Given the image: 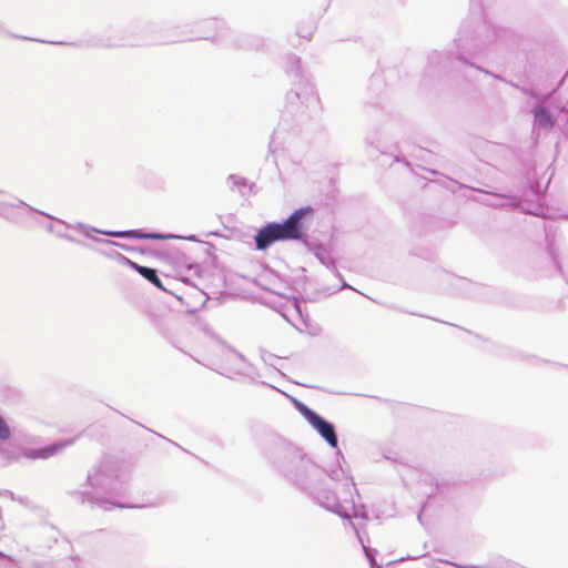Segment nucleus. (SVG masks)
<instances>
[{
	"label": "nucleus",
	"mask_w": 568,
	"mask_h": 568,
	"mask_svg": "<svg viewBox=\"0 0 568 568\" xmlns=\"http://www.w3.org/2000/svg\"><path fill=\"white\" fill-rule=\"evenodd\" d=\"M230 351L234 354V356L240 359L241 362H245L246 358L243 354L239 353L237 351L233 349L232 347H230Z\"/></svg>",
	"instance_id": "28"
},
{
	"label": "nucleus",
	"mask_w": 568,
	"mask_h": 568,
	"mask_svg": "<svg viewBox=\"0 0 568 568\" xmlns=\"http://www.w3.org/2000/svg\"><path fill=\"white\" fill-rule=\"evenodd\" d=\"M270 459L290 483L307 493L321 507L351 520L348 509L339 503L334 491L325 487V469L303 449L288 442L277 440L271 449Z\"/></svg>",
	"instance_id": "1"
},
{
	"label": "nucleus",
	"mask_w": 568,
	"mask_h": 568,
	"mask_svg": "<svg viewBox=\"0 0 568 568\" xmlns=\"http://www.w3.org/2000/svg\"><path fill=\"white\" fill-rule=\"evenodd\" d=\"M180 239L186 240V241H192V242H197L199 241L196 235H194V234H191V235H187V236H180Z\"/></svg>",
	"instance_id": "30"
},
{
	"label": "nucleus",
	"mask_w": 568,
	"mask_h": 568,
	"mask_svg": "<svg viewBox=\"0 0 568 568\" xmlns=\"http://www.w3.org/2000/svg\"><path fill=\"white\" fill-rule=\"evenodd\" d=\"M535 123L542 129H552L555 125V119L549 110L542 105L538 104L532 110Z\"/></svg>",
	"instance_id": "10"
},
{
	"label": "nucleus",
	"mask_w": 568,
	"mask_h": 568,
	"mask_svg": "<svg viewBox=\"0 0 568 568\" xmlns=\"http://www.w3.org/2000/svg\"><path fill=\"white\" fill-rule=\"evenodd\" d=\"M63 239H65L67 241L71 242V243H74V244H79V245H84V243L75 237H73L72 235H69V234H64L63 235Z\"/></svg>",
	"instance_id": "26"
},
{
	"label": "nucleus",
	"mask_w": 568,
	"mask_h": 568,
	"mask_svg": "<svg viewBox=\"0 0 568 568\" xmlns=\"http://www.w3.org/2000/svg\"><path fill=\"white\" fill-rule=\"evenodd\" d=\"M326 476H329L333 480H341L342 477L345 476V471L341 467L338 470H333L329 474L326 473Z\"/></svg>",
	"instance_id": "23"
},
{
	"label": "nucleus",
	"mask_w": 568,
	"mask_h": 568,
	"mask_svg": "<svg viewBox=\"0 0 568 568\" xmlns=\"http://www.w3.org/2000/svg\"><path fill=\"white\" fill-rule=\"evenodd\" d=\"M99 234H103L111 237L118 239H126V230L125 231H102Z\"/></svg>",
	"instance_id": "22"
},
{
	"label": "nucleus",
	"mask_w": 568,
	"mask_h": 568,
	"mask_svg": "<svg viewBox=\"0 0 568 568\" xmlns=\"http://www.w3.org/2000/svg\"><path fill=\"white\" fill-rule=\"evenodd\" d=\"M313 213V207L306 205L293 211L282 222H267L254 235L256 250L266 251L276 242L303 240Z\"/></svg>",
	"instance_id": "4"
},
{
	"label": "nucleus",
	"mask_w": 568,
	"mask_h": 568,
	"mask_svg": "<svg viewBox=\"0 0 568 568\" xmlns=\"http://www.w3.org/2000/svg\"><path fill=\"white\" fill-rule=\"evenodd\" d=\"M156 436L163 438V435H161L160 433H156Z\"/></svg>",
	"instance_id": "42"
},
{
	"label": "nucleus",
	"mask_w": 568,
	"mask_h": 568,
	"mask_svg": "<svg viewBox=\"0 0 568 568\" xmlns=\"http://www.w3.org/2000/svg\"><path fill=\"white\" fill-rule=\"evenodd\" d=\"M156 436L163 438V435H161L160 433H156Z\"/></svg>",
	"instance_id": "41"
},
{
	"label": "nucleus",
	"mask_w": 568,
	"mask_h": 568,
	"mask_svg": "<svg viewBox=\"0 0 568 568\" xmlns=\"http://www.w3.org/2000/svg\"><path fill=\"white\" fill-rule=\"evenodd\" d=\"M422 511H423V509L419 511V514H418V516H417V519H418V521H420V523H422Z\"/></svg>",
	"instance_id": "36"
},
{
	"label": "nucleus",
	"mask_w": 568,
	"mask_h": 568,
	"mask_svg": "<svg viewBox=\"0 0 568 568\" xmlns=\"http://www.w3.org/2000/svg\"><path fill=\"white\" fill-rule=\"evenodd\" d=\"M337 455H338L339 458L344 459V456H343V454H342V452L339 449L337 450Z\"/></svg>",
	"instance_id": "35"
},
{
	"label": "nucleus",
	"mask_w": 568,
	"mask_h": 568,
	"mask_svg": "<svg viewBox=\"0 0 568 568\" xmlns=\"http://www.w3.org/2000/svg\"><path fill=\"white\" fill-rule=\"evenodd\" d=\"M286 73L297 79L293 89L286 94V102L292 108L298 105L301 113L316 116L321 112L320 98L314 91V85L304 78L301 71V59L294 54L287 57Z\"/></svg>",
	"instance_id": "5"
},
{
	"label": "nucleus",
	"mask_w": 568,
	"mask_h": 568,
	"mask_svg": "<svg viewBox=\"0 0 568 568\" xmlns=\"http://www.w3.org/2000/svg\"><path fill=\"white\" fill-rule=\"evenodd\" d=\"M244 48H248V49H258L261 47V40L260 39H253V43H246L245 45H243Z\"/></svg>",
	"instance_id": "25"
},
{
	"label": "nucleus",
	"mask_w": 568,
	"mask_h": 568,
	"mask_svg": "<svg viewBox=\"0 0 568 568\" xmlns=\"http://www.w3.org/2000/svg\"><path fill=\"white\" fill-rule=\"evenodd\" d=\"M298 36L302 37V38H306V36L301 33V32L298 33Z\"/></svg>",
	"instance_id": "40"
},
{
	"label": "nucleus",
	"mask_w": 568,
	"mask_h": 568,
	"mask_svg": "<svg viewBox=\"0 0 568 568\" xmlns=\"http://www.w3.org/2000/svg\"><path fill=\"white\" fill-rule=\"evenodd\" d=\"M156 436L163 438V435H161L160 433H156Z\"/></svg>",
	"instance_id": "43"
},
{
	"label": "nucleus",
	"mask_w": 568,
	"mask_h": 568,
	"mask_svg": "<svg viewBox=\"0 0 568 568\" xmlns=\"http://www.w3.org/2000/svg\"><path fill=\"white\" fill-rule=\"evenodd\" d=\"M389 124L387 119H383L373 124L365 135L366 144L377 151L384 152V148H386L389 142Z\"/></svg>",
	"instance_id": "7"
},
{
	"label": "nucleus",
	"mask_w": 568,
	"mask_h": 568,
	"mask_svg": "<svg viewBox=\"0 0 568 568\" xmlns=\"http://www.w3.org/2000/svg\"><path fill=\"white\" fill-rule=\"evenodd\" d=\"M560 85H561V82H558L557 88H555V91L551 94H554L556 91H558V88H560Z\"/></svg>",
	"instance_id": "39"
},
{
	"label": "nucleus",
	"mask_w": 568,
	"mask_h": 568,
	"mask_svg": "<svg viewBox=\"0 0 568 568\" xmlns=\"http://www.w3.org/2000/svg\"><path fill=\"white\" fill-rule=\"evenodd\" d=\"M559 110L568 115V109L565 105H560Z\"/></svg>",
	"instance_id": "31"
},
{
	"label": "nucleus",
	"mask_w": 568,
	"mask_h": 568,
	"mask_svg": "<svg viewBox=\"0 0 568 568\" xmlns=\"http://www.w3.org/2000/svg\"><path fill=\"white\" fill-rule=\"evenodd\" d=\"M298 242H302L303 245L307 248V251L311 252L320 261L321 264L338 273L335 266V261L332 257L328 248L324 244L317 241L308 240L307 234L305 235V237H303V240H300Z\"/></svg>",
	"instance_id": "8"
},
{
	"label": "nucleus",
	"mask_w": 568,
	"mask_h": 568,
	"mask_svg": "<svg viewBox=\"0 0 568 568\" xmlns=\"http://www.w3.org/2000/svg\"><path fill=\"white\" fill-rule=\"evenodd\" d=\"M203 23L207 30H215L221 32L226 30L225 23L222 20L215 18L205 20Z\"/></svg>",
	"instance_id": "17"
},
{
	"label": "nucleus",
	"mask_w": 568,
	"mask_h": 568,
	"mask_svg": "<svg viewBox=\"0 0 568 568\" xmlns=\"http://www.w3.org/2000/svg\"><path fill=\"white\" fill-rule=\"evenodd\" d=\"M293 404L295 409L304 417L306 422L316 413L314 409L296 398H293Z\"/></svg>",
	"instance_id": "14"
},
{
	"label": "nucleus",
	"mask_w": 568,
	"mask_h": 568,
	"mask_svg": "<svg viewBox=\"0 0 568 568\" xmlns=\"http://www.w3.org/2000/svg\"><path fill=\"white\" fill-rule=\"evenodd\" d=\"M364 551H365V555H366V557H367V559H368V561L371 564V567L374 568L375 567V561L373 559V554H375L376 550H374V549H366L364 547Z\"/></svg>",
	"instance_id": "24"
},
{
	"label": "nucleus",
	"mask_w": 568,
	"mask_h": 568,
	"mask_svg": "<svg viewBox=\"0 0 568 568\" xmlns=\"http://www.w3.org/2000/svg\"><path fill=\"white\" fill-rule=\"evenodd\" d=\"M63 239H65L67 241L71 242V243H74V244H79V245H84V243L75 237H73L72 235H69V234H64L63 235Z\"/></svg>",
	"instance_id": "27"
},
{
	"label": "nucleus",
	"mask_w": 568,
	"mask_h": 568,
	"mask_svg": "<svg viewBox=\"0 0 568 568\" xmlns=\"http://www.w3.org/2000/svg\"><path fill=\"white\" fill-rule=\"evenodd\" d=\"M227 181L232 183V186H247L250 187V191L253 192V189L255 187V183L248 184V181L237 174H230L227 176Z\"/></svg>",
	"instance_id": "15"
},
{
	"label": "nucleus",
	"mask_w": 568,
	"mask_h": 568,
	"mask_svg": "<svg viewBox=\"0 0 568 568\" xmlns=\"http://www.w3.org/2000/svg\"><path fill=\"white\" fill-rule=\"evenodd\" d=\"M10 437H11L10 427L8 426V424L4 420V418L2 417V415H0V439L8 440V439H10Z\"/></svg>",
	"instance_id": "19"
},
{
	"label": "nucleus",
	"mask_w": 568,
	"mask_h": 568,
	"mask_svg": "<svg viewBox=\"0 0 568 568\" xmlns=\"http://www.w3.org/2000/svg\"><path fill=\"white\" fill-rule=\"evenodd\" d=\"M143 278L153 284L155 287L166 292L161 278L158 275V271L153 267L141 266L138 272Z\"/></svg>",
	"instance_id": "13"
},
{
	"label": "nucleus",
	"mask_w": 568,
	"mask_h": 568,
	"mask_svg": "<svg viewBox=\"0 0 568 568\" xmlns=\"http://www.w3.org/2000/svg\"><path fill=\"white\" fill-rule=\"evenodd\" d=\"M71 443H72V440L59 442V443L50 444L42 448L34 449L31 454V457L32 458H42V459L49 458V457L53 456L54 454H57L59 450H61L63 447L70 445Z\"/></svg>",
	"instance_id": "12"
},
{
	"label": "nucleus",
	"mask_w": 568,
	"mask_h": 568,
	"mask_svg": "<svg viewBox=\"0 0 568 568\" xmlns=\"http://www.w3.org/2000/svg\"><path fill=\"white\" fill-rule=\"evenodd\" d=\"M355 517H358L361 516L362 518L366 519L367 518V514L365 511H363L361 515H358L357 513L354 515Z\"/></svg>",
	"instance_id": "33"
},
{
	"label": "nucleus",
	"mask_w": 568,
	"mask_h": 568,
	"mask_svg": "<svg viewBox=\"0 0 568 568\" xmlns=\"http://www.w3.org/2000/svg\"><path fill=\"white\" fill-rule=\"evenodd\" d=\"M0 193H2V191H0Z\"/></svg>",
	"instance_id": "44"
},
{
	"label": "nucleus",
	"mask_w": 568,
	"mask_h": 568,
	"mask_svg": "<svg viewBox=\"0 0 568 568\" xmlns=\"http://www.w3.org/2000/svg\"><path fill=\"white\" fill-rule=\"evenodd\" d=\"M13 206H14V207L24 206V207H27L30 212H37V213H39V214H41V215H44V216H47V217H49V219H53L50 214H48V213H45V212H42V211H40V210L34 209V207H32L31 205L27 204L24 201H21V200H19V201H18V204H16V205H13Z\"/></svg>",
	"instance_id": "21"
},
{
	"label": "nucleus",
	"mask_w": 568,
	"mask_h": 568,
	"mask_svg": "<svg viewBox=\"0 0 568 568\" xmlns=\"http://www.w3.org/2000/svg\"><path fill=\"white\" fill-rule=\"evenodd\" d=\"M560 85H561V82H558L557 88H555V91L551 94H554L556 91H558V88H560Z\"/></svg>",
	"instance_id": "37"
},
{
	"label": "nucleus",
	"mask_w": 568,
	"mask_h": 568,
	"mask_svg": "<svg viewBox=\"0 0 568 568\" xmlns=\"http://www.w3.org/2000/svg\"><path fill=\"white\" fill-rule=\"evenodd\" d=\"M487 194V192H485ZM489 199L483 201L487 206L494 209H520L521 200L514 194L488 193Z\"/></svg>",
	"instance_id": "9"
},
{
	"label": "nucleus",
	"mask_w": 568,
	"mask_h": 568,
	"mask_svg": "<svg viewBox=\"0 0 568 568\" xmlns=\"http://www.w3.org/2000/svg\"><path fill=\"white\" fill-rule=\"evenodd\" d=\"M346 287L351 288V286L346 282H343L342 288H346Z\"/></svg>",
	"instance_id": "34"
},
{
	"label": "nucleus",
	"mask_w": 568,
	"mask_h": 568,
	"mask_svg": "<svg viewBox=\"0 0 568 568\" xmlns=\"http://www.w3.org/2000/svg\"><path fill=\"white\" fill-rule=\"evenodd\" d=\"M85 486L90 487V489L70 493L82 504L89 503L92 507L95 506L103 510L138 507L122 505L113 499L122 489V483L119 479L118 463L111 458H103L88 471Z\"/></svg>",
	"instance_id": "3"
},
{
	"label": "nucleus",
	"mask_w": 568,
	"mask_h": 568,
	"mask_svg": "<svg viewBox=\"0 0 568 568\" xmlns=\"http://www.w3.org/2000/svg\"><path fill=\"white\" fill-rule=\"evenodd\" d=\"M294 305H295L296 311H297L298 313H301V305H300V303H298L296 300H295V302H294Z\"/></svg>",
	"instance_id": "32"
},
{
	"label": "nucleus",
	"mask_w": 568,
	"mask_h": 568,
	"mask_svg": "<svg viewBox=\"0 0 568 568\" xmlns=\"http://www.w3.org/2000/svg\"><path fill=\"white\" fill-rule=\"evenodd\" d=\"M560 85H561V82H558L557 88H555V91L551 94H554L556 91H558V88H560Z\"/></svg>",
	"instance_id": "38"
},
{
	"label": "nucleus",
	"mask_w": 568,
	"mask_h": 568,
	"mask_svg": "<svg viewBox=\"0 0 568 568\" xmlns=\"http://www.w3.org/2000/svg\"><path fill=\"white\" fill-rule=\"evenodd\" d=\"M78 230L82 231L83 234L89 237V239H92L94 240L95 242H100V243H104V244H109V245H114V246H118L126 252H133V247L128 245V244H123V243H119V242H113V241H110V240H104V239H99V237H94L92 236L90 233L91 232H94V233H99L101 232V230L97 229V227H93V226H88L81 222L77 223V226H75Z\"/></svg>",
	"instance_id": "11"
},
{
	"label": "nucleus",
	"mask_w": 568,
	"mask_h": 568,
	"mask_svg": "<svg viewBox=\"0 0 568 568\" xmlns=\"http://www.w3.org/2000/svg\"><path fill=\"white\" fill-rule=\"evenodd\" d=\"M501 33V30L495 26L486 17H475L465 21L458 31L457 38L454 40L456 52H433L428 60L430 64H437L445 70H456L455 63H462L475 68L476 70L491 75L496 79L500 77L493 72L471 63L468 57H478L485 53L489 44H491Z\"/></svg>",
	"instance_id": "2"
},
{
	"label": "nucleus",
	"mask_w": 568,
	"mask_h": 568,
	"mask_svg": "<svg viewBox=\"0 0 568 568\" xmlns=\"http://www.w3.org/2000/svg\"><path fill=\"white\" fill-rule=\"evenodd\" d=\"M439 561L448 564V565H452V566H455L457 568H473L471 566H463V565H458V564H455V562H452V561H448V560H439Z\"/></svg>",
	"instance_id": "29"
},
{
	"label": "nucleus",
	"mask_w": 568,
	"mask_h": 568,
	"mask_svg": "<svg viewBox=\"0 0 568 568\" xmlns=\"http://www.w3.org/2000/svg\"><path fill=\"white\" fill-rule=\"evenodd\" d=\"M307 423L332 448L338 447V437L335 425L328 419L324 418L318 413H315Z\"/></svg>",
	"instance_id": "6"
},
{
	"label": "nucleus",
	"mask_w": 568,
	"mask_h": 568,
	"mask_svg": "<svg viewBox=\"0 0 568 568\" xmlns=\"http://www.w3.org/2000/svg\"><path fill=\"white\" fill-rule=\"evenodd\" d=\"M179 239L180 235H174L171 233H160V232H145V240H171Z\"/></svg>",
	"instance_id": "18"
},
{
	"label": "nucleus",
	"mask_w": 568,
	"mask_h": 568,
	"mask_svg": "<svg viewBox=\"0 0 568 568\" xmlns=\"http://www.w3.org/2000/svg\"><path fill=\"white\" fill-rule=\"evenodd\" d=\"M126 239L145 240V232L142 230H126Z\"/></svg>",
	"instance_id": "20"
},
{
	"label": "nucleus",
	"mask_w": 568,
	"mask_h": 568,
	"mask_svg": "<svg viewBox=\"0 0 568 568\" xmlns=\"http://www.w3.org/2000/svg\"><path fill=\"white\" fill-rule=\"evenodd\" d=\"M109 256L115 257L121 264L129 266L135 272H139V268L142 266L119 252H113L112 254H109Z\"/></svg>",
	"instance_id": "16"
}]
</instances>
